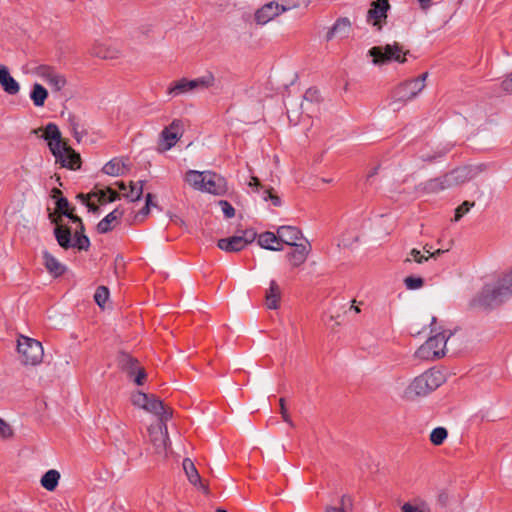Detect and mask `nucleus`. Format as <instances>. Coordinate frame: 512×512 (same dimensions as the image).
I'll list each match as a JSON object with an SVG mask.
<instances>
[{
	"instance_id": "864d4df0",
	"label": "nucleus",
	"mask_w": 512,
	"mask_h": 512,
	"mask_svg": "<svg viewBox=\"0 0 512 512\" xmlns=\"http://www.w3.org/2000/svg\"><path fill=\"white\" fill-rule=\"evenodd\" d=\"M73 223H77L78 224V229L77 230H80L81 232H84V225H83V222H82V219L77 216V215H74L72 212H69V216H67Z\"/></svg>"
},
{
	"instance_id": "58836bf2",
	"label": "nucleus",
	"mask_w": 512,
	"mask_h": 512,
	"mask_svg": "<svg viewBox=\"0 0 512 512\" xmlns=\"http://www.w3.org/2000/svg\"><path fill=\"white\" fill-rule=\"evenodd\" d=\"M150 395L151 394H146V393L138 391V392L132 394V396H131L132 404L138 408L145 410Z\"/></svg>"
},
{
	"instance_id": "c9c22d12",
	"label": "nucleus",
	"mask_w": 512,
	"mask_h": 512,
	"mask_svg": "<svg viewBox=\"0 0 512 512\" xmlns=\"http://www.w3.org/2000/svg\"><path fill=\"white\" fill-rule=\"evenodd\" d=\"M448 436V432L444 427L434 428L430 434V441L434 445H441Z\"/></svg>"
},
{
	"instance_id": "2eb2a0df",
	"label": "nucleus",
	"mask_w": 512,
	"mask_h": 512,
	"mask_svg": "<svg viewBox=\"0 0 512 512\" xmlns=\"http://www.w3.org/2000/svg\"><path fill=\"white\" fill-rule=\"evenodd\" d=\"M351 31V22L348 18H339L333 24L326 34V40L330 41L335 37L340 39L347 38Z\"/></svg>"
},
{
	"instance_id": "6e6552de",
	"label": "nucleus",
	"mask_w": 512,
	"mask_h": 512,
	"mask_svg": "<svg viewBox=\"0 0 512 512\" xmlns=\"http://www.w3.org/2000/svg\"><path fill=\"white\" fill-rule=\"evenodd\" d=\"M17 351L23 364L33 366L41 363L44 354L39 341L23 335L18 338Z\"/></svg>"
},
{
	"instance_id": "e433bc0d",
	"label": "nucleus",
	"mask_w": 512,
	"mask_h": 512,
	"mask_svg": "<svg viewBox=\"0 0 512 512\" xmlns=\"http://www.w3.org/2000/svg\"><path fill=\"white\" fill-rule=\"evenodd\" d=\"M68 121L70 131L73 137L76 139L77 142H80L85 133H83V131H80L79 119L76 116L70 115Z\"/></svg>"
},
{
	"instance_id": "4c0bfd02",
	"label": "nucleus",
	"mask_w": 512,
	"mask_h": 512,
	"mask_svg": "<svg viewBox=\"0 0 512 512\" xmlns=\"http://www.w3.org/2000/svg\"><path fill=\"white\" fill-rule=\"evenodd\" d=\"M109 299V289L105 286H99L94 294V300L99 307L104 308Z\"/></svg>"
},
{
	"instance_id": "3c124183",
	"label": "nucleus",
	"mask_w": 512,
	"mask_h": 512,
	"mask_svg": "<svg viewBox=\"0 0 512 512\" xmlns=\"http://www.w3.org/2000/svg\"><path fill=\"white\" fill-rule=\"evenodd\" d=\"M248 185H249V187L253 188L254 191L259 193L260 195L262 194L263 189H265L261 185L260 180L255 176L251 177L250 181L248 182Z\"/></svg>"
},
{
	"instance_id": "4be33fe9",
	"label": "nucleus",
	"mask_w": 512,
	"mask_h": 512,
	"mask_svg": "<svg viewBox=\"0 0 512 512\" xmlns=\"http://www.w3.org/2000/svg\"><path fill=\"white\" fill-rule=\"evenodd\" d=\"M43 260L46 269L54 277H59L65 273L66 267L48 251L43 252Z\"/></svg>"
},
{
	"instance_id": "bb28decb",
	"label": "nucleus",
	"mask_w": 512,
	"mask_h": 512,
	"mask_svg": "<svg viewBox=\"0 0 512 512\" xmlns=\"http://www.w3.org/2000/svg\"><path fill=\"white\" fill-rule=\"evenodd\" d=\"M215 81L214 75L211 72H207L201 77L196 79L189 80L187 79V85L189 92L194 91L196 89H206L213 86Z\"/></svg>"
},
{
	"instance_id": "c756f323",
	"label": "nucleus",
	"mask_w": 512,
	"mask_h": 512,
	"mask_svg": "<svg viewBox=\"0 0 512 512\" xmlns=\"http://www.w3.org/2000/svg\"><path fill=\"white\" fill-rule=\"evenodd\" d=\"M102 171L110 176H120L125 173L126 164L121 158H113L103 166Z\"/></svg>"
},
{
	"instance_id": "5fc2aeb1",
	"label": "nucleus",
	"mask_w": 512,
	"mask_h": 512,
	"mask_svg": "<svg viewBox=\"0 0 512 512\" xmlns=\"http://www.w3.org/2000/svg\"><path fill=\"white\" fill-rule=\"evenodd\" d=\"M284 402H285L284 398H281L280 399V411H281L282 417H283L285 422H287L289 424H292V422L290 420V417H289V415L287 413V410H286Z\"/></svg>"
},
{
	"instance_id": "72a5a7b5",
	"label": "nucleus",
	"mask_w": 512,
	"mask_h": 512,
	"mask_svg": "<svg viewBox=\"0 0 512 512\" xmlns=\"http://www.w3.org/2000/svg\"><path fill=\"white\" fill-rule=\"evenodd\" d=\"M143 186H144V181H138V182L131 181L129 184V191L125 192L123 194V196L132 202L138 201L141 199V196L143 194Z\"/></svg>"
},
{
	"instance_id": "c85d7f7f",
	"label": "nucleus",
	"mask_w": 512,
	"mask_h": 512,
	"mask_svg": "<svg viewBox=\"0 0 512 512\" xmlns=\"http://www.w3.org/2000/svg\"><path fill=\"white\" fill-rule=\"evenodd\" d=\"M92 54L101 59H115L119 51L106 43H96L92 48Z\"/></svg>"
},
{
	"instance_id": "680f3d73",
	"label": "nucleus",
	"mask_w": 512,
	"mask_h": 512,
	"mask_svg": "<svg viewBox=\"0 0 512 512\" xmlns=\"http://www.w3.org/2000/svg\"><path fill=\"white\" fill-rule=\"evenodd\" d=\"M150 206L146 205L140 210L139 215L146 216L149 214Z\"/></svg>"
},
{
	"instance_id": "bf43d9fd",
	"label": "nucleus",
	"mask_w": 512,
	"mask_h": 512,
	"mask_svg": "<svg viewBox=\"0 0 512 512\" xmlns=\"http://www.w3.org/2000/svg\"><path fill=\"white\" fill-rule=\"evenodd\" d=\"M52 197L56 198V199H58L59 197H63L62 196V191L60 189H58V188H53L52 189Z\"/></svg>"
},
{
	"instance_id": "4468645a",
	"label": "nucleus",
	"mask_w": 512,
	"mask_h": 512,
	"mask_svg": "<svg viewBox=\"0 0 512 512\" xmlns=\"http://www.w3.org/2000/svg\"><path fill=\"white\" fill-rule=\"evenodd\" d=\"M389 8L390 4L388 0H376L372 2L367 12V21L381 29L382 20L387 18Z\"/></svg>"
},
{
	"instance_id": "473e14b6",
	"label": "nucleus",
	"mask_w": 512,
	"mask_h": 512,
	"mask_svg": "<svg viewBox=\"0 0 512 512\" xmlns=\"http://www.w3.org/2000/svg\"><path fill=\"white\" fill-rule=\"evenodd\" d=\"M188 92L187 78L172 82L167 89V95L171 97L181 96Z\"/></svg>"
},
{
	"instance_id": "423d86ee",
	"label": "nucleus",
	"mask_w": 512,
	"mask_h": 512,
	"mask_svg": "<svg viewBox=\"0 0 512 512\" xmlns=\"http://www.w3.org/2000/svg\"><path fill=\"white\" fill-rule=\"evenodd\" d=\"M368 56L372 58V63L377 66L385 65L392 61L398 63L406 62L407 52H403L400 44H387L385 46H374L368 50Z\"/></svg>"
},
{
	"instance_id": "c03bdc74",
	"label": "nucleus",
	"mask_w": 512,
	"mask_h": 512,
	"mask_svg": "<svg viewBox=\"0 0 512 512\" xmlns=\"http://www.w3.org/2000/svg\"><path fill=\"white\" fill-rule=\"evenodd\" d=\"M303 100L305 102H309V103H314V102H319L320 101V93H319V90L316 89V88H309L306 90L304 96H303Z\"/></svg>"
},
{
	"instance_id": "20e7f679",
	"label": "nucleus",
	"mask_w": 512,
	"mask_h": 512,
	"mask_svg": "<svg viewBox=\"0 0 512 512\" xmlns=\"http://www.w3.org/2000/svg\"><path fill=\"white\" fill-rule=\"evenodd\" d=\"M445 381L441 371L428 369L415 377L405 390L407 398L423 397L436 390Z\"/></svg>"
},
{
	"instance_id": "7c9ffc66",
	"label": "nucleus",
	"mask_w": 512,
	"mask_h": 512,
	"mask_svg": "<svg viewBox=\"0 0 512 512\" xmlns=\"http://www.w3.org/2000/svg\"><path fill=\"white\" fill-rule=\"evenodd\" d=\"M60 479V473L55 470L51 469L48 470L41 478L40 483L43 488H45L48 491H54L56 487L58 486Z\"/></svg>"
},
{
	"instance_id": "603ef678",
	"label": "nucleus",
	"mask_w": 512,
	"mask_h": 512,
	"mask_svg": "<svg viewBox=\"0 0 512 512\" xmlns=\"http://www.w3.org/2000/svg\"><path fill=\"white\" fill-rule=\"evenodd\" d=\"M501 87L505 92L512 94V72L502 81Z\"/></svg>"
},
{
	"instance_id": "4d7b16f0",
	"label": "nucleus",
	"mask_w": 512,
	"mask_h": 512,
	"mask_svg": "<svg viewBox=\"0 0 512 512\" xmlns=\"http://www.w3.org/2000/svg\"><path fill=\"white\" fill-rule=\"evenodd\" d=\"M325 512H347L343 507L327 506Z\"/></svg>"
},
{
	"instance_id": "338daca9",
	"label": "nucleus",
	"mask_w": 512,
	"mask_h": 512,
	"mask_svg": "<svg viewBox=\"0 0 512 512\" xmlns=\"http://www.w3.org/2000/svg\"><path fill=\"white\" fill-rule=\"evenodd\" d=\"M442 253H444V250H442V249H438V250H436L435 252L430 253V257H431V258H435V257H437V256L441 255Z\"/></svg>"
},
{
	"instance_id": "aec40b11",
	"label": "nucleus",
	"mask_w": 512,
	"mask_h": 512,
	"mask_svg": "<svg viewBox=\"0 0 512 512\" xmlns=\"http://www.w3.org/2000/svg\"><path fill=\"white\" fill-rule=\"evenodd\" d=\"M123 215V209L120 207L115 208L97 224V231L101 234L110 232L113 229V223L117 222Z\"/></svg>"
},
{
	"instance_id": "49530a36",
	"label": "nucleus",
	"mask_w": 512,
	"mask_h": 512,
	"mask_svg": "<svg viewBox=\"0 0 512 512\" xmlns=\"http://www.w3.org/2000/svg\"><path fill=\"white\" fill-rule=\"evenodd\" d=\"M402 512H430V508L426 504L414 506L410 503H404L401 507Z\"/></svg>"
},
{
	"instance_id": "7ed1b4c3",
	"label": "nucleus",
	"mask_w": 512,
	"mask_h": 512,
	"mask_svg": "<svg viewBox=\"0 0 512 512\" xmlns=\"http://www.w3.org/2000/svg\"><path fill=\"white\" fill-rule=\"evenodd\" d=\"M185 181L195 190L222 196L228 191L227 180L212 171L189 170Z\"/></svg>"
},
{
	"instance_id": "de8ad7c7",
	"label": "nucleus",
	"mask_w": 512,
	"mask_h": 512,
	"mask_svg": "<svg viewBox=\"0 0 512 512\" xmlns=\"http://www.w3.org/2000/svg\"><path fill=\"white\" fill-rule=\"evenodd\" d=\"M239 237L242 239L244 246L246 247L256 239L257 233L253 229H246Z\"/></svg>"
},
{
	"instance_id": "13d9d810",
	"label": "nucleus",
	"mask_w": 512,
	"mask_h": 512,
	"mask_svg": "<svg viewBox=\"0 0 512 512\" xmlns=\"http://www.w3.org/2000/svg\"><path fill=\"white\" fill-rule=\"evenodd\" d=\"M422 9H427L432 5V0H417Z\"/></svg>"
},
{
	"instance_id": "ea45409f",
	"label": "nucleus",
	"mask_w": 512,
	"mask_h": 512,
	"mask_svg": "<svg viewBox=\"0 0 512 512\" xmlns=\"http://www.w3.org/2000/svg\"><path fill=\"white\" fill-rule=\"evenodd\" d=\"M404 284L408 290H417L424 285V280L421 277L408 276L404 279Z\"/></svg>"
},
{
	"instance_id": "a18cd8bd",
	"label": "nucleus",
	"mask_w": 512,
	"mask_h": 512,
	"mask_svg": "<svg viewBox=\"0 0 512 512\" xmlns=\"http://www.w3.org/2000/svg\"><path fill=\"white\" fill-rule=\"evenodd\" d=\"M218 204L226 218L230 219L235 216V209L228 201L220 200Z\"/></svg>"
},
{
	"instance_id": "774afa93",
	"label": "nucleus",
	"mask_w": 512,
	"mask_h": 512,
	"mask_svg": "<svg viewBox=\"0 0 512 512\" xmlns=\"http://www.w3.org/2000/svg\"><path fill=\"white\" fill-rule=\"evenodd\" d=\"M424 251L428 254V256H427V257H428V259H429V258H431V257H430V253H432V252H431V249H430V248L428 249V248H427V246H425V247H424Z\"/></svg>"
},
{
	"instance_id": "6e6d98bb",
	"label": "nucleus",
	"mask_w": 512,
	"mask_h": 512,
	"mask_svg": "<svg viewBox=\"0 0 512 512\" xmlns=\"http://www.w3.org/2000/svg\"><path fill=\"white\" fill-rule=\"evenodd\" d=\"M347 504H350V498L347 495H343L340 499V505L338 507H343L346 510Z\"/></svg>"
},
{
	"instance_id": "f257e3e1",
	"label": "nucleus",
	"mask_w": 512,
	"mask_h": 512,
	"mask_svg": "<svg viewBox=\"0 0 512 512\" xmlns=\"http://www.w3.org/2000/svg\"><path fill=\"white\" fill-rule=\"evenodd\" d=\"M512 295V268L497 280L486 283L471 301L472 308L492 309L501 305Z\"/></svg>"
},
{
	"instance_id": "1a4fd4ad",
	"label": "nucleus",
	"mask_w": 512,
	"mask_h": 512,
	"mask_svg": "<svg viewBox=\"0 0 512 512\" xmlns=\"http://www.w3.org/2000/svg\"><path fill=\"white\" fill-rule=\"evenodd\" d=\"M428 73L399 84L392 92L394 102H407L414 99L424 88Z\"/></svg>"
},
{
	"instance_id": "5701e85b",
	"label": "nucleus",
	"mask_w": 512,
	"mask_h": 512,
	"mask_svg": "<svg viewBox=\"0 0 512 512\" xmlns=\"http://www.w3.org/2000/svg\"><path fill=\"white\" fill-rule=\"evenodd\" d=\"M87 197L89 199L90 198L97 199V201L100 204L111 203V202H114V201L120 199V195L115 190H113L110 187H107L105 189H97L95 191H92L91 193H89L87 195Z\"/></svg>"
},
{
	"instance_id": "dca6fc26",
	"label": "nucleus",
	"mask_w": 512,
	"mask_h": 512,
	"mask_svg": "<svg viewBox=\"0 0 512 512\" xmlns=\"http://www.w3.org/2000/svg\"><path fill=\"white\" fill-rule=\"evenodd\" d=\"M277 234L279 235L280 245H298L296 241L302 237L301 231L295 226H280L277 229Z\"/></svg>"
},
{
	"instance_id": "39448f33",
	"label": "nucleus",
	"mask_w": 512,
	"mask_h": 512,
	"mask_svg": "<svg viewBox=\"0 0 512 512\" xmlns=\"http://www.w3.org/2000/svg\"><path fill=\"white\" fill-rule=\"evenodd\" d=\"M481 166H462L430 182L431 189H446L468 182L479 175Z\"/></svg>"
},
{
	"instance_id": "9b49d317",
	"label": "nucleus",
	"mask_w": 512,
	"mask_h": 512,
	"mask_svg": "<svg viewBox=\"0 0 512 512\" xmlns=\"http://www.w3.org/2000/svg\"><path fill=\"white\" fill-rule=\"evenodd\" d=\"M117 365L121 371L126 373L130 378H133L138 386L144 384L147 374L144 368L139 365L136 358L128 353L121 352L117 356Z\"/></svg>"
},
{
	"instance_id": "a19ab883",
	"label": "nucleus",
	"mask_w": 512,
	"mask_h": 512,
	"mask_svg": "<svg viewBox=\"0 0 512 512\" xmlns=\"http://www.w3.org/2000/svg\"><path fill=\"white\" fill-rule=\"evenodd\" d=\"M475 205L474 202L464 201L459 207L455 210L454 221H459L469 210Z\"/></svg>"
},
{
	"instance_id": "a878e982",
	"label": "nucleus",
	"mask_w": 512,
	"mask_h": 512,
	"mask_svg": "<svg viewBox=\"0 0 512 512\" xmlns=\"http://www.w3.org/2000/svg\"><path fill=\"white\" fill-rule=\"evenodd\" d=\"M54 235L58 242V244L64 248L69 249L72 248V236L71 230L69 227L64 225H56L54 229Z\"/></svg>"
},
{
	"instance_id": "e2e57ef3",
	"label": "nucleus",
	"mask_w": 512,
	"mask_h": 512,
	"mask_svg": "<svg viewBox=\"0 0 512 512\" xmlns=\"http://www.w3.org/2000/svg\"><path fill=\"white\" fill-rule=\"evenodd\" d=\"M86 205H87L88 209H89L90 211H92L93 213L98 212V209H99V208H98V206H96L95 204L87 203Z\"/></svg>"
},
{
	"instance_id": "69168bd1",
	"label": "nucleus",
	"mask_w": 512,
	"mask_h": 512,
	"mask_svg": "<svg viewBox=\"0 0 512 512\" xmlns=\"http://www.w3.org/2000/svg\"><path fill=\"white\" fill-rule=\"evenodd\" d=\"M116 184H117L119 190H121L125 193V191L127 190V185L123 181L117 182Z\"/></svg>"
},
{
	"instance_id": "0eeeda50",
	"label": "nucleus",
	"mask_w": 512,
	"mask_h": 512,
	"mask_svg": "<svg viewBox=\"0 0 512 512\" xmlns=\"http://www.w3.org/2000/svg\"><path fill=\"white\" fill-rule=\"evenodd\" d=\"M451 332H439L422 344L415 352V356L422 360H434L444 356L445 348Z\"/></svg>"
},
{
	"instance_id": "6ab92c4d",
	"label": "nucleus",
	"mask_w": 512,
	"mask_h": 512,
	"mask_svg": "<svg viewBox=\"0 0 512 512\" xmlns=\"http://www.w3.org/2000/svg\"><path fill=\"white\" fill-rule=\"evenodd\" d=\"M145 410L159 416L161 422L167 421L172 416L171 411L166 409L163 402L153 394L150 395Z\"/></svg>"
},
{
	"instance_id": "8fccbe9b",
	"label": "nucleus",
	"mask_w": 512,
	"mask_h": 512,
	"mask_svg": "<svg viewBox=\"0 0 512 512\" xmlns=\"http://www.w3.org/2000/svg\"><path fill=\"white\" fill-rule=\"evenodd\" d=\"M13 432L8 423L0 418V436L2 438H8L12 436Z\"/></svg>"
},
{
	"instance_id": "2f4dec72",
	"label": "nucleus",
	"mask_w": 512,
	"mask_h": 512,
	"mask_svg": "<svg viewBox=\"0 0 512 512\" xmlns=\"http://www.w3.org/2000/svg\"><path fill=\"white\" fill-rule=\"evenodd\" d=\"M48 97V91L44 86L39 83H35L30 92V98L36 107L44 105L45 100Z\"/></svg>"
},
{
	"instance_id": "412c9836",
	"label": "nucleus",
	"mask_w": 512,
	"mask_h": 512,
	"mask_svg": "<svg viewBox=\"0 0 512 512\" xmlns=\"http://www.w3.org/2000/svg\"><path fill=\"white\" fill-rule=\"evenodd\" d=\"M258 244L261 248L271 251H281L283 249L280 245L279 235L270 231L263 232L258 236Z\"/></svg>"
},
{
	"instance_id": "393cba45",
	"label": "nucleus",
	"mask_w": 512,
	"mask_h": 512,
	"mask_svg": "<svg viewBox=\"0 0 512 512\" xmlns=\"http://www.w3.org/2000/svg\"><path fill=\"white\" fill-rule=\"evenodd\" d=\"M183 470L185 471V474L192 485L200 486L204 489V491L207 492L208 488L202 485L201 477L192 460L189 458H185L183 460Z\"/></svg>"
},
{
	"instance_id": "09e8293b",
	"label": "nucleus",
	"mask_w": 512,
	"mask_h": 512,
	"mask_svg": "<svg viewBox=\"0 0 512 512\" xmlns=\"http://www.w3.org/2000/svg\"><path fill=\"white\" fill-rule=\"evenodd\" d=\"M410 256H411V258H407L405 260L406 262H410L411 259H413L417 263H423L424 261L428 260V257H426L425 255H422L421 252L415 248L411 250Z\"/></svg>"
},
{
	"instance_id": "ddd939ff",
	"label": "nucleus",
	"mask_w": 512,
	"mask_h": 512,
	"mask_svg": "<svg viewBox=\"0 0 512 512\" xmlns=\"http://www.w3.org/2000/svg\"><path fill=\"white\" fill-rule=\"evenodd\" d=\"M37 74L52 88L53 91H60L66 85L64 75L48 65H40L37 68Z\"/></svg>"
},
{
	"instance_id": "0e129e2a",
	"label": "nucleus",
	"mask_w": 512,
	"mask_h": 512,
	"mask_svg": "<svg viewBox=\"0 0 512 512\" xmlns=\"http://www.w3.org/2000/svg\"><path fill=\"white\" fill-rule=\"evenodd\" d=\"M152 194L151 193H148L146 195V205H149V206H154L155 204L152 202Z\"/></svg>"
},
{
	"instance_id": "a211bd4d",
	"label": "nucleus",
	"mask_w": 512,
	"mask_h": 512,
	"mask_svg": "<svg viewBox=\"0 0 512 512\" xmlns=\"http://www.w3.org/2000/svg\"><path fill=\"white\" fill-rule=\"evenodd\" d=\"M0 85L9 95H16L20 91L19 83L10 75L9 69L0 65Z\"/></svg>"
},
{
	"instance_id": "79ce46f5",
	"label": "nucleus",
	"mask_w": 512,
	"mask_h": 512,
	"mask_svg": "<svg viewBox=\"0 0 512 512\" xmlns=\"http://www.w3.org/2000/svg\"><path fill=\"white\" fill-rule=\"evenodd\" d=\"M261 198L264 201L271 200L272 204L276 207L281 205V199L277 195L272 193V188L263 189Z\"/></svg>"
},
{
	"instance_id": "cd10ccee",
	"label": "nucleus",
	"mask_w": 512,
	"mask_h": 512,
	"mask_svg": "<svg viewBox=\"0 0 512 512\" xmlns=\"http://www.w3.org/2000/svg\"><path fill=\"white\" fill-rule=\"evenodd\" d=\"M281 297L280 287L275 280L270 281L269 289L266 292V306L269 309H277Z\"/></svg>"
},
{
	"instance_id": "f8f14e48",
	"label": "nucleus",
	"mask_w": 512,
	"mask_h": 512,
	"mask_svg": "<svg viewBox=\"0 0 512 512\" xmlns=\"http://www.w3.org/2000/svg\"><path fill=\"white\" fill-rule=\"evenodd\" d=\"M184 122L181 119H174L171 124L165 127L160 133L159 146L162 151H168L175 146L183 136Z\"/></svg>"
},
{
	"instance_id": "052dcab7",
	"label": "nucleus",
	"mask_w": 512,
	"mask_h": 512,
	"mask_svg": "<svg viewBox=\"0 0 512 512\" xmlns=\"http://www.w3.org/2000/svg\"><path fill=\"white\" fill-rule=\"evenodd\" d=\"M447 499H448V496H447V494H446V493H444V492H443V493H441V494L439 495V497H438V500H439V502H440L442 505H445V504H446Z\"/></svg>"
},
{
	"instance_id": "37998d69",
	"label": "nucleus",
	"mask_w": 512,
	"mask_h": 512,
	"mask_svg": "<svg viewBox=\"0 0 512 512\" xmlns=\"http://www.w3.org/2000/svg\"><path fill=\"white\" fill-rule=\"evenodd\" d=\"M69 201L65 197H59L56 201V210L64 216H69Z\"/></svg>"
},
{
	"instance_id": "f704fd0d",
	"label": "nucleus",
	"mask_w": 512,
	"mask_h": 512,
	"mask_svg": "<svg viewBox=\"0 0 512 512\" xmlns=\"http://www.w3.org/2000/svg\"><path fill=\"white\" fill-rule=\"evenodd\" d=\"M72 247L87 251L90 247V240L88 236H86L84 232L76 230L74 240H72Z\"/></svg>"
},
{
	"instance_id": "f03ea898",
	"label": "nucleus",
	"mask_w": 512,
	"mask_h": 512,
	"mask_svg": "<svg viewBox=\"0 0 512 512\" xmlns=\"http://www.w3.org/2000/svg\"><path fill=\"white\" fill-rule=\"evenodd\" d=\"M42 137L48 142V147L55 157L56 163L71 170L81 166L80 155L62 139L61 132L55 123H48L44 128Z\"/></svg>"
},
{
	"instance_id": "f3484780",
	"label": "nucleus",
	"mask_w": 512,
	"mask_h": 512,
	"mask_svg": "<svg viewBox=\"0 0 512 512\" xmlns=\"http://www.w3.org/2000/svg\"><path fill=\"white\" fill-rule=\"evenodd\" d=\"M293 247L294 249L288 253L287 257L293 267H298L306 261L311 247L308 242L305 244L300 243L298 245H294Z\"/></svg>"
},
{
	"instance_id": "b1692460",
	"label": "nucleus",
	"mask_w": 512,
	"mask_h": 512,
	"mask_svg": "<svg viewBox=\"0 0 512 512\" xmlns=\"http://www.w3.org/2000/svg\"><path fill=\"white\" fill-rule=\"evenodd\" d=\"M219 249L225 252H239L245 248L242 239L239 236L219 239L217 242Z\"/></svg>"
},
{
	"instance_id": "9d476101",
	"label": "nucleus",
	"mask_w": 512,
	"mask_h": 512,
	"mask_svg": "<svg viewBox=\"0 0 512 512\" xmlns=\"http://www.w3.org/2000/svg\"><path fill=\"white\" fill-rule=\"evenodd\" d=\"M299 6V1H294L292 3H278L271 1L264 4L255 12V21L259 25H265L280 14L298 8Z\"/></svg>"
}]
</instances>
